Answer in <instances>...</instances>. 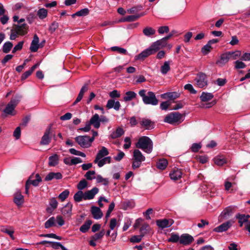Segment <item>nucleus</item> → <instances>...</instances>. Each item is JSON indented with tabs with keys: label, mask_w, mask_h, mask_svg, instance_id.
<instances>
[{
	"label": "nucleus",
	"mask_w": 250,
	"mask_h": 250,
	"mask_svg": "<svg viewBox=\"0 0 250 250\" xmlns=\"http://www.w3.org/2000/svg\"><path fill=\"white\" fill-rule=\"evenodd\" d=\"M136 146L147 153H150L153 149V143L149 137L142 136L139 139Z\"/></svg>",
	"instance_id": "obj_1"
},
{
	"label": "nucleus",
	"mask_w": 250,
	"mask_h": 250,
	"mask_svg": "<svg viewBox=\"0 0 250 250\" xmlns=\"http://www.w3.org/2000/svg\"><path fill=\"white\" fill-rule=\"evenodd\" d=\"M146 90L145 89L141 90L139 92V94L142 98L144 104L153 105H156L158 104V100L156 98L154 92L149 91L147 95L146 94Z\"/></svg>",
	"instance_id": "obj_2"
},
{
	"label": "nucleus",
	"mask_w": 250,
	"mask_h": 250,
	"mask_svg": "<svg viewBox=\"0 0 250 250\" xmlns=\"http://www.w3.org/2000/svg\"><path fill=\"white\" fill-rule=\"evenodd\" d=\"M75 139L81 147L84 148L90 147L94 141L93 138H90L87 135H80L76 137Z\"/></svg>",
	"instance_id": "obj_3"
},
{
	"label": "nucleus",
	"mask_w": 250,
	"mask_h": 250,
	"mask_svg": "<svg viewBox=\"0 0 250 250\" xmlns=\"http://www.w3.org/2000/svg\"><path fill=\"white\" fill-rule=\"evenodd\" d=\"M133 157L134 161L132 163V168L134 169L141 166L142 162L145 160V157L138 149H135L133 151Z\"/></svg>",
	"instance_id": "obj_4"
},
{
	"label": "nucleus",
	"mask_w": 250,
	"mask_h": 250,
	"mask_svg": "<svg viewBox=\"0 0 250 250\" xmlns=\"http://www.w3.org/2000/svg\"><path fill=\"white\" fill-rule=\"evenodd\" d=\"M183 116L179 112H173L167 115L164 121L170 124H176L180 123L182 121Z\"/></svg>",
	"instance_id": "obj_5"
},
{
	"label": "nucleus",
	"mask_w": 250,
	"mask_h": 250,
	"mask_svg": "<svg viewBox=\"0 0 250 250\" xmlns=\"http://www.w3.org/2000/svg\"><path fill=\"white\" fill-rule=\"evenodd\" d=\"M195 84L199 88H203L208 85L207 76L204 73H199L194 79Z\"/></svg>",
	"instance_id": "obj_6"
},
{
	"label": "nucleus",
	"mask_w": 250,
	"mask_h": 250,
	"mask_svg": "<svg viewBox=\"0 0 250 250\" xmlns=\"http://www.w3.org/2000/svg\"><path fill=\"white\" fill-rule=\"evenodd\" d=\"M21 99V96H16L14 98L11 99L10 102L6 106L3 112L6 114L14 115L13 112L16 105L19 103Z\"/></svg>",
	"instance_id": "obj_7"
},
{
	"label": "nucleus",
	"mask_w": 250,
	"mask_h": 250,
	"mask_svg": "<svg viewBox=\"0 0 250 250\" xmlns=\"http://www.w3.org/2000/svg\"><path fill=\"white\" fill-rule=\"evenodd\" d=\"M42 179L39 174H36L35 177L33 175H31L29 177V179L26 181L27 185L29 186L32 185L35 187L38 186L39 183L41 182Z\"/></svg>",
	"instance_id": "obj_8"
},
{
	"label": "nucleus",
	"mask_w": 250,
	"mask_h": 250,
	"mask_svg": "<svg viewBox=\"0 0 250 250\" xmlns=\"http://www.w3.org/2000/svg\"><path fill=\"white\" fill-rule=\"evenodd\" d=\"M235 208V207L233 206H229L225 208L220 215V219L223 220L228 218L233 212Z\"/></svg>",
	"instance_id": "obj_9"
},
{
	"label": "nucleus",
	"mask_w": 250,
	"mask_h": 250,
	"mask_svg": "<svg viewBox=\"0 0 250 250\" xmlns=\"http://www.w3.org/2000/svg\"><path fill=\"white\" fill-rule=\"evenodd\" d=\"M174 223L172 219H160L156 221L157 225L161 229L170 227Z\"/></svg>",
	"instance_id": "obj_10"
},
{
	"label": "nucleus",
	"mask_w": 250,
	"mask_h": 250,
	"mask_svg": "<svg viewBox=\"0 0 250 250\" xmlns=\"http://www.w3.org/2000/svg\"><path fill=\"white\" fill-rule=\"evenodd\" d=\"M232 222L228 221L214 229L213 231L217 232H222L227 231L232 226Z\"/></svg>",
	"instance_id": "obj_11"
},
{
	"label": "nucleus",
	"mask_w": 250,
	"mask_h": 250,
	"mask_svg": "<svg viewBox=\"0 0 250 250\" xmlns=\"http://www.w3.org/2000/svg\"><path fill=\"white\" fill-rule=\"evenodd\" d=\"M72 204L71 203H68L62 208L61 212L65 217L70 218L72 215Z\"/></svg>",
	"instance_id": "obj_12"
},
{
	"label": "nucleus",
	"mask_w": 250,
	"mask_h": 250,
	"mask_svg": "<svg viewBox=\"0 0 250 250\" xmlns=\"http://www.w3.org/2000/svg\"><path fill=\"white\" fill-rule=\"evenodd\" d=\"M193 237L188 234H183L180 236V243L184 245L190 244L193 241Z\"/></svg>",
	"instance_id": "obj_13"
},
{
	"label": "nucleus",
	"mask_w": 250,
	"mask_h": 250,
	"mask_svg": "<svg viewBox=\"0 0 250 250\" xmlns=\"http://www.w3.org/2000/svg\"><path fill=\"white\" fill-rule=\"evenodd\" d=\"M99 189L97 188H93L91 190H88L84 193V200H91L94 198L95 195L98 193Z\"/></svg>",
	"instance_id": "obj_14"
},
{
	"label": "nucleus",
	"mask_w": 250,
	"mask_h": 250,
	"mask_svg": "<svg viewBox=\"0 0 250 250\" xmlns=\"http://www.w3.org/2000/svg\"><path fill=\"white\" fill-rule=\"evenodd\" d=\"M229 52L223 54L220 57V60L216 62V64L220 66H222L227 63L230 59Z\"/></svg>",
	"instance_id": "obj_15"
},
{
	"label": "nucleus",
	"mask_w": 250,
	"mask_h": 250,
	"mask_svg": "<svg viewBox=\"0 0 250 250\" xmlns=\"http://www.w3.org/2000/svg\"><path fill=\"white\" fill-rule=\"evenodd\" d=\"M39 38L37 35H35L33 37V40H32L31 45L30 47V50L31 52H35L37 51L38 49L39 48Z\"/></svg>",
	"instance_id": "obj_16"
},
{
	"label": "nucleus",
	"mask_w": 250,
	"mask_h": 250,
	"mask_svg": "<svg viewBox=\"0 0 250 250\" xmlns=\"http://www.w3.org/2000/svg\"><path fill=\"white\" fill-rule=\"evenodd\" d=\"M106 106L108 109L113 108L115 110L118 111L121 107V104L119 101L115 102V100L110 99L107 101Z\"/></svg>",
	"instance_id": "obj_17"
},
{
	"label": "nucleus",
	"mask_w": 250,
	"mask_h": 250,
	"mask_svg": "<svg viewBox=\"0 0 250 250\" xmlns=\"http://www.w3.org/2000/svg\"><path fill=\"white\" fill-rule=\"evenodd\" d=\"M14 28L20 34V35H24L27 33L28 27L25 23L15 25Z\"/></svg>",
	"instance_id": "obj_18"
},
{
	"label": "nucleus",
	"mask_w": 250,
	"mask_h": 250,
	"mask_svg": "<svg viewBox=\"0 0 250 250\" xmlns=\"http://www.w3.org/2000/svg\"><path fill=\"white\" fill-rule=\"evenodd\" d=\"M109 154L108 149L104 146H102L101 149L98 151L94 162H97L98 160L101 159L103 157L107 156Z\"/></svg>",
	"instance_id": "obj_19"
},
{
	"label": "nucleus",
	"mask_w": 250,
	"mask_h": 250,
	"mask_svg": "<svg viewBox=\"0 0 250 250\" xmlns=\"http://www.w3.org/2000/svg\"><path fill=\"white\" fill-rule=\"evenodd\" d=\"M141 125L146 129L154 127V123L149 119L144 118L140 122Z\"/></svg>",
	"instance_id": "obj_20"
},
{
	"label": "nucleus",
	"mask_w": 250,
	"mask_h": 250,
	"mask_svg": "<svg viewBox=\"0 0 250 250\" xmlns=\"http://www.w3.org/2000/svg\"><path fill=\"white\" fill-rule=\"evenodd\" d=\"M152 54V52L148 48L135 57L136 60H144L146 58Z\"/></svg>",
	"instance_id": "obj_21"
},
{
	"label": "nucleus",
	"mask_w": 250,
	"mask_h": 250,
	"mask_svg": "<svg viewBox=\"0 0 250 250\" xmlns=\"http://www.w3.org/2000/svg\"><path fill=\"white\" fill-rule=\"evenodd\" d=\"M182 172L181 169H174L169 174L170 178L174 181H176L181 178Z\"/></svg>",
	"instance_id": "obj_22"
},
{
	"label": "nucleus",
	"mask_w": 250,
	"mask_h": 250,
	"mask_svg": "<svg viewBox=\"0 0 250 250\" xmlns=\"http://www.w3.org/2000/svg\"><path fill=\"white\" fill-rule=\"evenodd\" d=\"M14 202L18 206H21L23 203V196L21 192L18 191L15 193Z\"/></svg>",
	"instance_id": "obj_23"
},
{
	"label": "nucleus",
	"mask_w": 250,
	"mask_h": 250,
	"mask_svg": "<svg viewBox=\"0 0 250 250\" xmlns=\"http://www.w3.org/2000/svg\"><path fill=\"white\" fill-rule=\"evenodd\" d=\"M90 124L92 125L96 128H99L100 126V117L98 114H94L89 122Z\"/></svg>",
	"instance_id": "obj_24"
},
{
	"label": "nucleus",
	"mask_w": 250,
	"mask_h": 250,
	"mask_svg": "<svg viewBox=\"0 0 250 250\" xmlns=\"http://www.w3.org/2000/svg\"><path fill=\"white\" fill-rule=\"evenodd\" d=\"M164 99L174 100L179 97V94L177 92H167L161 95Z\"/></svg>",
	"instance_id": "obj_25"
},
{
	"label": "nucleus",
	"mask_w": 250,
	"mask_h": 250,
	"mask_svg": "<svg viewBox=\"0 0 250 250\" xmlns=\"http://www.w3.org/2000/svg\"><path fill=\"white\" fill-rule=\"evenodd\" d=\"M62 178V175L61 173L50 172L46 176L45 178V181H49L52 180L53 179H61Z\"/></svg>",
	"instance_id": "obj_26"
},
{
	"label": "nucleus",
	"mask_w": 250,
	"mask_h": 250,
	"mask_svg": "<svg viewBox=\"0 0 250 250\" xmlns=\"http://www.w3.org/2000/svg\"><path fill=\"white\" fill-rule=\"evenodd\" d=\"M91 213L93 217L96 219H100L103 216V213L101 209L96 207L91 208Z\"/></svg>",
	"instance_id": "obj_27"
},
{
	"label": "nucleus",
	"mask_w": 250,
	"mask_h": 250,
	"mask_svg": "<svg viewBox=\"0 0 250 250\" xmlns=\"http://www.w3.org/2000/svg\"><path fill=\"white\" fill-rule=\"evenodd\" d=\"M50 133V129L46 130L44 135L42 137V140L41 141V145H46L49 144L51 141V138L49 137Z\"/></svg>",
	"instance_id": "obj_28"
},
{
	"label": "nucleus",
	"mask_w": 250,
	"mask_h": 250,
	"mask_svg": "<svg viewBox=\"0 0 250 250\" xmlns=\"http://www.w3.org/2000/svg\"><path fill=\"white\" fill-rule=\"evenodd\" d=\"M170 61H165L163 65L161 66L160 71L162 74L166 75L170 70Z\"/></svg>",
	"instance_id": "obj_29"
},
{
	"label": "nucleus",
	"mask_w": 250,
	"mask_h": 250,
	"mask_svg": "<svg viewBox=\"0 0 250 250\" xmlns=\"http://www.w3.org/2000/svg\"><path fill=\"white\" fill-rule=\"evenodd\" d=\"M236 218L239 219L238 223L240 227H242L244 223L248 222V219L250 218V215L238 214L236 215Z\"/></svg>",
	"instance_id": "obj_30"
},
{
	"label": "nucleus",
	"mask_w": 250,
	"mask_h": 250,
	"mask_svg": "<svg viewBox=\"0 0 250 250\" xmlns=\"http://www.w3.org/2000/svg\"><path fill=\"white\" fill-rule=\"evenodd\" d=\"M111 158L109 156L103 157L101 159L98 160L97 162H94L97 164L99 167H102L106 164H109L111 163Z\"/></svg>",
	"instance_id": "obj_31"
},
{
	"label": "nucleus",
	"mask_w": 250,
	"mask_h": 250,
	"mask_svg": "<svg viewBox=\"0 0 250 250\" xmlns=\"http://www.w3.org/2000/svg\"><path fill=\"white\" fill-rule=\"evenodd\" d=\"M161 41L160 40L154 42L148 48L152 52V54L155 53L157 51L159 50L162 47L160 46Z\"/></svg>",
	"instance_id": "obj_32"
},
{
	"label": "nucleus",
	"mask_w": 250,
	"mask_h": 250,
	"mask_svg": "<svg viewBox=\"0 0 250 250\" xmlns=\"http://www.w3.org/2000/svg\"><path fill=\"white\" fill-rule=\"evenodd\" d=\"M59 162V156L57 154H54L49 157L48 165L51 167L56 166Z\"/></svg>",
	"instance_id": "obj_33"
},
{
	"label": "nucleus",
	"mask_w": 250,
	"mask_h": 250,
	"mask_svg": "<svg viewBox=\"0 0 250 250\" xmlns=\"http://www.w3.org/2000/svg\"><path fill=\"white\" fill-rule=\"evenodd\" d=\"M1 231L2 232L5 233L9 235L12 239L14 240L15 239L14 236L13 235L14 229L12 227H9L2 228L1 229Z\"/></svg>",
	"instance_id": "obj_34"
},
{
	"label": "nucleus",
	"mask_w": 250,
	"mask_h": 250,
	"mask_svg": "<svg viewBox=\"0 0 250 250\" xmlns=\"http://www.w3.org/2000/svg\"><path fill=\"white\" fill-rule=\"evenodd\" d=\"M124 133V131L123 128L118 127L116 129V131L113 132L110 135L111 138L115 139L121 137Z\"/></svg>",
	"instance_id": "obj_35"
},
{
	"label": "nucleus",
	"mask_w": 250,
	"mask_h": 250,
	"mask_svg": "<svg viewBox=\"0 0 250 250\" xmlns=\"http://www.w3.org/2000/svg\"><path fill=\"white\" fill-rule=\"evenodd\" d=\"M49 206L50 207L47 208L48 212H51L57 208L58 206V202L55 198H52L50 199L49 202Z\"/></svg>",
	"instance_id": "obj_36"
},
{
	"label": "nucleus",
	"mask_w": 250,
	"mask_h": 250,
	"mask_svg": "<svg viewBox=\"0 0 250 250\" xmlns=\"http://www.w3.org/2000/svg\"><path fill=\"white\" fill-rule=\"evenodd\" d=\"M213 97V95L212 93L203 92L200 96V99L203 102H207L211 100Z\"/></svg>",
	"instance_id": "obj_37"
},
{
	"label": "nucleus",
	"mask_w": 250,
	"mask_h": 250,
	"mask_svg": "<svg viewBox=\"0 0 250 250\" xmlns=\"http://www.w3.org/2000/svg\"><path fill=\"white\" fill-rule=\"evenodd\" d=\"M167 161L166 159H160L157 163V167L160 169L164 170L167 167Z\"/></svg>",
	"instance_id": "obj_38"
},
{
	"label": "nucleus",
	"mask_w": 250,
	"mask_h": 250,
	"mask_svg": "<svg viewBox=\"0 0 250 250\" xmlns=\"http://www.w3.org/2000/svg\"><path fill=\"white\" fill-rule=\"evenodd\" d=\"M136 96V94L133 91H128L125 94V96L124 97V100L125 102H128L132 100L135 98Z\"/></svg>",
	"instance_id": "obj_39"
},
{
	"label": "nucleus",
	"mask_w": 250,
	"mask_h": 250,
	"mask_svg": "<svg viewBox=\"0 0 250 250\" xmlns=\"http://www.w3.org/2000/svg\"><path fill=\"white\" fill-rule=\"evenodd\" d=\"M83 199L84 200V194L82 191L79 190L74 194V200L76 202H80Z\"/></svg>",
	"instance_id": "obj_40"
},
{
	"label": "nucleus",
	"mask_w": 250,
	"mask_h": 250,
	"mask_svg": "<svg viewBox=\"0 0 250 250\" xmlns=\"http://www.w3.org/2000/svg\"><path fill=\"white\" fill-rule=\"evenodd\" d=\"M92 222L90 220H87L80 228V230L83 233L86 232L89 229Z\"/></svg>",
	"instance_id": "obj_41"
},
{
	"label": "nucleus",
	"mask_w": 250,
	"mask_h": 250,
	"mask_svg": "<svg viewBox=\"0 0 250 250\" xmlns=\"http://www.w3.org/2000/svg\"><path fill=\"white\" fill-rule=\"evenodd\" d=\"M145 14V13H141L140 14H138L136 15H131V16H128L125 18L124 21H133L139 19V18L144 16Z\"/></svg>",
	"instance_id": "obj_42"
},
{
	"label": "nucleus",
	"mask_w": 250,
	"mask_h": 250,
	"mask_svg": "<svg viewBox=\"0 0 250 250\" xmlns=\"http://www.w3.org/2000/svg\"><path fill=\"white\" fill-rule=\"evenodd\" d=\"M155 30L151 27H145L143 30V34L146 36H150L155 34Z\"/></svg>",
	"instance_id": "obj_43"
},
{
	"label": "nucleus",
	"mask_w": 250,
	"mask_h": 250,
	"mask_svg": "<svg viewBox=\"0 0 250 250\" xmlns=\"http://www.w3.org/2000/svg\"><path fill=\"white\" fill-rule=\"evenodd\" d=\"M215 164L218 166H221L227 162L226 160L223 156H217L214 159Z\"/></svg>",
	"instance_id": "obj_44"
},
{
	"label": "nucleus",
	"mask_w": 250,
	"mask_h": 250,
	"mask_svg": "<svg viewBox=\"0 0 250 250\" xmlns=\"http://www.w3.org/2000/svg\"><path fill=\"white\" fill-rule=\"evenodd\" d=\"M89 13V10L87 8H84L81 9V10L77 12L75 14L72 15L73 18H74L75 16H85L88 15Z\"/></svg>",
	"instance_id": "obj_45"
},
{
	"label": "nucleus",
	"mask_w": 250,
	"mask_h": 250,
	"mask_svg": "<svg viewBox=\"0 0 250 250\" xmlns=\"http://www.w3.org/2000/svg\"><path fill=\"white\" fill-rule=\"evenodd\" d=\"M13 44L10 42H5L2 46L3 52L5 53H7L9 52Z\"/></svg>",
	"instance_id": "obj_46"
},
{
	"label": "nucleus",
	"mask_w": 250,
	"mask_h": 250,
	"mask_svg": "<svg viewBox=\"0 0 250 250\" xmlns=\"http://www.w3.org/2000/svg\"><path fill=\"white\" fill-rule=\"evenodd\" d=\"M229 54L230 56V59L236 60L241 56V52L240 51L236 50L232 52H229Z\"/></svg>",
	"instance_id": "obj_47"
},
{
	"label": "nucleus",
	"mask_w": 250,
	"mask_h": 250,
	"mask_svg": "<svg viewBox=\"0 0 250 250\" xmlns=\"http://www.w3.org/2000/svg\"><path fill=\"white\" fill-rule=\"evenodd\" d=\"M180 237L179 235L175 233H171L170 237L168 239L167 241L169 242L176 243L180 242Z\"/></svg>",
	"instance_id": "obj_48"
},
{
	"label": "nucleus",
	"mask_w": 250,
	"mask_h": 250,
	"mask_svg": "<svg viewBox=\"0 0 250 250\" xmlns=\"http://www.w3.org/2000/svg\"><path fill=\"white\" fill-rule=\"evenodd\" d=\"M56 221L55 218L54 217L50 218L44 224V227L46 229L50 228L55 225Z\"/></svg>",
	"instance_id": "obj_49"
},
{
	"label": "nucleus",
	"mask_w": 250,
	"mask_h": 250,
	"mask_svg": "<svg viewBox=\"0 0 250 250\" xmlns=\"http://www.w3.org/2000/svg\"><path fill=\"white\" fill-rule=\"evenodd\" d=\"M87 182L85 179H83L80 181L77 185V188L78 189L82 191L87 187Z\"/></svg>",
	"instance_id": "obj_50"
},
{
	"label": "nucleus",
	"mask_w": 250,
	"mask_h": 250,
	"mask_svg": "<svg viewBox=\"0 0 250 250\" xmlns=\"http://www.w3.org/2000/svg\"><path fill=\"white\" fill-rule=\"evenodd\" d=\"M95 171L94 170H90L87 171L84 177L85 178L88 180H91L94 179H96L95 176Z\"/></svg>",
	"instance_id": "obj_51"
},
{
	"label": "nucleus",
	"mask_w": 250,
	"mask_h": 250,
	"mask_svg": "<svg viewBox=\"0 0 250 250\" xmlns=\"http://www.w3.org/2000/svg\"><path fill=\"white\" fill-rule=\"evenodd\" d=\"M97 183H102L103 185L106 186L108 184V180L106 178H104L101 175H98L96 177Z\"/></svg>",
	"instance_id": "obj_52"
},
{
	"label": "nucleus",
	"mask_w": 250,
	"mask_h": 250,
	"mask_svg": "<svg viewBox=\"0 0 250 250\" xmlns=\"http://www.w3.org/2000/svg\"><path fill=\"white\" fill-rule=\"evenodd\" d=\"M37 14L40 19H43L47 16V11L44 8H42L38 10Z\"/></svg>",
	"instance_id": "obj_53"
},
{
	"label": "nucleus",
	"mask_w": 250,
	"mask_h": 250,
	"mask_svg": "<svg viewBox=\"0 0 250 250\" xmlns=\"http://www.w3.org/2000/svg\"><path fill=\"white\" fill-rule=\"evenodd\" d=\"M211 46L208 42L207 44L202 47L201 51L204 55H207L211 51Z\"/></svg>",
	"instance_id": "obj_54"
},
{
	"label": "nucleus",
	"mask_w": 250,
	"mask_h": 250,
	"mask_svg": "<svg viewBox=\"0 0 250 250\" xmlns=\"http://www.w3.org/2000/svg\"><path fill=\"white\" fill-rule=\"evenodd\" d=\"M105 233L104 230H102L99 233H97L93 235L91 238L94 239V240L97 241L99 239H101Z\"/></svg>",
	"instance_id": "obj_55"
},
{
	"label": "nucleus",
	"mask_w": 250,
	"mask_h": 250,
	"mask_svg": "<svg viewBox=\"0 0 250 250\" xmlns=\"http://www.w3.org/2000/svg\"><path fill=\"white\" fill-rule=\"evenodd\" d=\"M132 220L130 218H126L123 228V231H126L131 225Z\"/></svg>",
	"instance_id": "obj_56"
},
{
	"label": "nucleus",
	"mask_w": 250,
	"mask_h": 250,
	"mask_svg": "<svg viewBox=\"0 0 250 250\" xmlns=\"http://www.w3.org/2000/svg\"><path fill=\"white\" fill-rule=\"evenodd\" d=\"M111 50L114 51H117L119 53L122 54H125L127 52L126 50L121 47H119L118 46H113L111 47Z\"/></svg>",
	"instance_id": "obj_57"
},
{
	"label": "nucleus",
	"mask_w": 250,
	"mask_h": 250,
	"mask_svg": "<svg viewBox=\"0 0 250 250\" xmlns=\"http://www.w3.org/2000/svg\"><path fill=\"white\" fill-rule=\"evenodd\" d=\"M19 35L20 34L15 30L14 28H13L11 30L10 39L11 40H15Z\"/></svg>",
	"instance_id": "obj_58"
},
{
	"label": "nucleus",
	"mask_w": 250,
	"mask_h": 250,
	"mask_svg": "<svg viewBox=\"0 0 250 250\" xmlns=\"http://www.w3.org/2000/svg\"><path fill=\"white\" fill-rule=\"evenodd\" d=\"M69 191L66 189L62 192L59 195V198L62 201H64L69 195Z\"/></svg>",
	"instance_id": "obj_59"
},
{
	"label": "nucleus",
	"mask_w": 250,
	"mask_h": 250,
	"mask_svg": "<svg viewBox=\"0 0 250 250\" xmlns=\"http://www.w3.org/2000/svg\"><path fill=\"white\" fill-rule=\"evenodd\" d=\"M184 88L186 90H188L191 94H196L197 93L196 90L194 89L193 86L191 84H187L184 86Z\"/></svg>",
	"instance_id": "obj_60"
},
{
	"label": "nucleus",
	"mask_w": 250,
	"mask_h": 250,
	"mask_svg": "<svg viewBox=\"0 0 250 250\" xmlns=\"http://www.w3.org/2000/svg\"><path fill=\"white\" fill-rule=\"evenodd\" d=\"M125 144L124 145V148L125 149H128L131 146V139L130 137H126L125 138Z\"/></svg>",
	"instance_id": "obj_61"
},
{
	"label": "nucleus",
	"mask_w": 250,
	"mask_h": 250,
	"mask_svg": "<svg viewBox=\"0 0 250 250\" xmlns=\"http://www.w3.org/2000/svg\"><path fill=\"white\" fill-rule=\"evenodd\" d=\"M143 237V235H135L130 239V241L133 243H138L140 242Z\"/></svg>",
	"instance_id": "obj_62"
},
{
	"label": "nucleus",
	"mask_w": 250,
	"mask_h": 250,
	"mask_svg": "<svg viewBox=\"0 0 250 250\" xmlns=\"http://www.w3.org/2000/svg\"><path fill=\"white\" fill-rule=\"evenodd\" d=\"M21 134V128L17 127L14 131L13 136L16 140L20 139Z\"/></svg>",
	"instance_id": "obj_63"
},
{
	"label": "nucleus",
	"mask_w": 250,
	"mask_h": 250,
	"mask_svg": "<svg viewBox=\"0 0 250 250\" xmlns=\"http://www.w3.org/2000/svg\"><path fill=\"white\" fill-rule=\"evenodd\" d=\"M158 31L160 34L167 33L169 31V28L167 26H161L159 28Z\"/></svg>",
	"instance_id": "obj_64"
}]
</instances>
